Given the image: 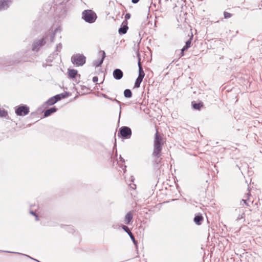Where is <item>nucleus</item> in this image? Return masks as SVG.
I'll return each instance as SVG.
<instances>
[{
  "label": "nucleus",
  "instance_id": "f257e3e1",
  "mask_svg": "<svg viewBox=\"0 0 262 262\" xmlns=\"http://www.w3.org/2000/svg\"><path fill=\"white\" fill-rule=\"evenodd\" d=\"M60 28L57 27L54 30L50 29L45 34V35L39 39H36L34 41L32 45V50L37 52L39 49L43 46L49 40L51 42L54 41L55 35L58 32H60Z\"/></svg>",
  "mask_w": 262,
  "mask_h": 262
},
{
  "label": "nucleus",
  "instance_id": "f03ea898",
  "mask_svg": "<svg viewBox=\"0 0 262 262\" xmlns=\"http://www.w3.org/2000/svg\"><path fill=\"white\" fill-rule=\"evenodd\" d=\"M162 138L159 134V133L157 130L154 139V147L152 155L154 156L159 158L160 156V152L162 149Z\"/></svg>",
  "mask_w": 262,
  "mask_h": 262
},
{
  "label": "nucleus",
  "instance_id": "7ed1b4c3",
  "mask_svg": "<svg viewBox=\"0 0 262 262\" xmlns=\"http://www.w3.org/2000/svg\"><path fill=\"white\" fill-rule=\"evenodd\" d=\"M82 18L84 20L90 24L94 23L97 17L96 14L91 10H85L82 12Z\"/></svg>",
  "mask_w": 262,
  "mask_h": 262
},
{
  "label": "nucleus",
  "instance_id": "20e7f679",
  "mask_svg": "<svg viewBox=\"0 0 262 262\" xmlns=\"http://www.w3.org/2000/svg\"><path fill=\"white\" fill-rule=\"evenodd\" d=\"M132 129L130 127L126 126L121 127L118 133V136L123 139H130L132 136Z\"/></svg>",
  "mask_w": 262,
  "mask_h": 262
},
{
  "label": "nucleus",
  "instance_id": "39448f33",
  "mask_svg": "<svg viewBox=\"0 0 262 262\" xmlns=\"http://www.w3.org/2000/svg\"><path fill=\"white\" fill-rule=\"evenodd\" d=\"M86 61V58L83 54H76L71 57V62L77 66H83Z\"/></svg>",
  "mask_w": 262,
  "mask_h": 262
},
{
  "label": "nucleus",
  "instance_id": "423d86ee",
  "mask_svg": "<svg viewBox=\"0 0 262 262\" xmlns=\"http://www.w3.org/2000/svg\"><path fill=\"white\" fill-rule=\"evenodd\" d=\"M29 107L25 104H21L17 106L15 111L16 114L19 116H24L29 113Z\"/></svg>",
  "mask_w": 262,
  "mask_h": 262
},
{
  "label": "nucleus",
  "instance_id": "0eeeda50",
  "mask_svg": "<svg viewBox=\"0 0 262 262\" xmlns=\"http://www.w3.org/2000/svg\"><path fill=\"white\" fill-rule=\"evenodd\" d=\"M121 227H122V229L128 234V236H129V237H130V238H131L132 241H133V242L134 243V245L136 246H137V242L136 240L135 236H134V235L130 231V230H129V228L127 226L124 225H122Z\"/></svg>",
  "mask_w": 262,
  "mask_h": 262
},
{
  "label": "nucleus",
  "instance_id": "6e6552de",
  "mask_svg": "<svg viewBox=\"0 0 262 262\" xmlns=\"http://www.w3.org/2000/svg\"><path fill=\"white\" fill-rule=\"evenodd\" d=\"M99 53L102 55V57L100 59H97V60L94 61L93 65L95 67H98L100 66L102 64V63L104 61V59L106 56L105 53L104 51H100L99 52Z\"/></svg>",
  "mask_w": 262,
  "mask_h": 262
},
{
  "label": "nucleus",
  "instance_id": "1a4fd4ad",
  "mask_svg": "<svg viewBox=\"0 0 262 262\" xmlns=\"http://www.w3.org/2000/svg\"><path fill=\"white\" fill-rule=\"evenodd\" d=\"M11 3L10 0H0V11L7 9Z\"/></svg>",
  "mask_w": 262,
  "mask_h": 262
},
{
  "label": "nucleus",
  "instance_id": "9d476101",
  "mask_svg": "<svg viewBox=\"0 0 262 262\" xmlns=\"http://www.w3.org/2000/svg\"><path fill=\"white\" fill-rule=\"evenodd\" d=\"M123 76V72L119 69H115L113 72V76L116 80L121 79Z\"/></svg>",
  "mask_w": 262,
  "mask_h": 262
},
{
  "label": "nucleus",
  "instance_id": "9b49d317",
  "mask_svg": "<svg viewBox=\"0 0 262 262\" xmlns=\"http://www.w3.org/2000/svg\"><path fill=\"white\" fill-rule=\"evenodd\" d=\"M128 29L127 21H123L118 30L119 34H125Z\"/></svg>",
  "mask_w": 262,
  "mask_h": 262
},
{
  "label": "nucleus",
  "instance_id": "f8f14e48",
  "mask_svg": "<svg viewBox=\"0 0 262 262\" xmlns=\"http://www.w3.org/2000/svg\"><path fill=\"white\" fill-rule=\"evenodd\" d=\"M20 60L10 61L8 59L0 58V64L6 66H12L15 63H18Z\"/></svg>",
  "mask_w": 262,
  "mask_h": 262
},
{
  "label": "nucleus",
  "instance_id": "ddd939ff",
  "mask_svg": "<svg viewBox=\"0 0 262 262\" xmlns=\"http://www.w3.org/2000/svg\"><path fill=\"white\" fill-rule=\"evenodd\" d=\"M137 55L138 57V66L139 67V75L138 76H143V77H144L145 74L144 72V71L143 70L141 62H140V53L138 51L137 52Z\"/></svg>",
  "mask_w": 262,
  "mask_h": 262
},
{
  "label": "nucleus",
  "instance_id": "4468645a",
  "mask_svg": "<svg viewBox=\"0 0 262 262\" xmlns=\"http://www.w3.org/2000/svg\"><path fill=\"white\" fill-rule=\"evenodd\" d=\"M57 111V108L55 106L50 107L44 112L43 117H48Z\"/></svg>",
  "mask_w": 262,
  "mask_h": 262
},
{
  "label": "nucleus",
  "instance_id": "2eb2a0df",
  "mask_svg": "<svg viewBox=\"0 0 262 262\" xmlns=\"http://www.w3.org/2000/svg\"><path fill=\"white\" fill-rule=\"evenodd\" d=\"M203 220V217L202 216V214L200 213L195 214V216L193 219L194 222L197 225H201Z\"/></svg>",
  "mask_w": 262,
  "mask_h": 262
},
{
  "label": "nucleus",
  "instance_id": "dca6fc26",
  "mask_svg": "<svg viewBox=\"0 0 262 262\" xmlns=\"http://www.w3.org/2000/svg\"><path fill=\"white\" fill-rule=\"evenodd\" d=\"M203 103L202 102H196L195 101L192 102V106L194 110L200 111L201 108L203 107Z\"/></svg>",
  "mask_w": 262,
  "mask_h": 262
},
{
  "label": "nucleus",
  "instance_id": "f3484780",
  "mask_svg": "<svg viewBox=\"0 0 262 262\" xmlns=\"http://www.w3.org/2000/svg\"><path fill=\"white\" fill-rule=\"evenodd\" d=\"M68 76L70 78H75L78 74V71L75 69H68Z\"/></svg>",
  "mask_w": 262,
  "mask_h": 262
},
{
  "label": "nucleus",
  "instance_id": "a211bd4d",
  "mask_svg": "<svg viewBox=\"0 0 262 262\" xmlns=\"http://www.w3.org/2000/svg\"><path fill=\"white\" fill-rule=\"evenodd\" d=\"M101 95L102 96V97H103V98H104L105 99H109L112 101L116 102L119 105V107H120L119 116H120V114H121V102L119 101V100H117L116 98L113 99V98H110V97H108L107 95H106L105 94H101Z\"/></svg>",
  "mask_w": 262,
  "mask_h": 262
},
{
  "label": "nucleus",
  "instance_id": "6ab92c4d",
  "mask_svg": "<svg viewBox=\"0 0 262 262\" xmlns=\"http://www.w3.org/2000/svg\"><path fill=\"white\" fill-rule=\"evenodd\" d=\"M133 219V215L131 213V212H128L127 213V214L125 215V219H124V223L126 224H129L130 222Z\"/></svg>",
  "mask_w": 262,
  "mask_h": 262
},
{
  "label": "nucleus",
  "instance_id": "aec40b11",
  "mask_svg": "<svg viewBox=\"0 0 262 262\" xmlns=\"http://www.w3.org/2000/svg\"><path fill=\"white\" fill-rule=\"evenodd\" d=\"M192 36L186 41L185 46L182 48L183 52L187 51L188 48L190 47L192 41Z\"/></svg>",
  "mask_w": 262,
  "mask_h": 262
},
{
  "label": "nucleus",
  "instance_id": "412c9836",
  "mask_svg": "<svg viewBox=\"0 0 262 262\" xmlns=\"http://www.w3.org/2000/svg\"><path fill=\"white\" fill-rule=\"evenodd\" d=\"M143 78L144 77H143V76H141V75L138 76V77H137V78L136 80L135 85H134V88H138L140 87V84H141V82L142 81Z\"/></svg>",
  "mask_w": 262,
  "mask_h": 262
},
{
  "label": "nucleus",
  "instance_id": "4be33fe9",
  "mask_svg": "<svg viewBox=\"0 0 262 262\" xmlns=\"http://www.w3.org/2000/svg\"><path fill=\"white\" fill-rule=\"evenodd\" d=\"M123 95L125 98H130L132 97L133 93L130 89H127L124 91Z\"/></svg>",
  "mask_w": 262,
  "mask_h": 262
},
{
  "label": "nucleus",
  "instance_id": "5701e85b",
  "mask_svg": "<svg viewBox=\"0 0 262 262\" xmlns=\"http://www.w3.org/2000/svg\"><path fill=\"white\" fill-rule=\"evenodd\" d=\"M242 209V213H239L237 217L236 220L239 221L245 217V209L244 208H241Z\"/></svg>",
  "mask_w": 262,
  "mask_h": 262
},
{
  "label": "nucleus",
  "instance_id": "b1692460",
  "mask_svg": "<svg viewBox=\"0 0 262 262\" xmlns=\"http://www.w3.org/2000/svg\"><path fill=\"white\" fill-rule=\"evenodd\" d=\"M47 103L49 105H53L55 103H56V102L55 101V99H54V97H52L48 100V101H47Z\"/></svg>",
  "mask_w": 262,
  "mask_h": 262
},
{
  "label": "nucleus",
  "instance_id": "393cba45",
  "mask_svg": "<svg viewBox=\"0 0 262 262\" xmlns=\"http://www.w3.org/2000/svg\"><path fill=\"white\" fill-rule=\"evenodd\" d=\"M8 115L7 111L5 110H2L0 108V117H6Z\"/></svg>",
  "mask_w": 262,
  "mask_h": 262
},
{
  "label": "nucleus",
  "instance_id": "a878e982",
  "mask_svg": "<svg viewBox=\"0 0 262 262\" xmlns=\"http://www.w3.org/2000/svg\"><path fill=\"white\" fill-rule=\"evenodd\" d=\"M248 200V199H242L241 202H240V205L241 206H243L244 207V205H246V206H249V204L248 203H247V201Z\"/></svg>",
  "mask_w": 262,
  "mask_h": 262
},
{
  "label": "nucleus",
  "instance_id": "bb28decb",
  "mask_svg": "<svg viewBox=\"0 0 262 262\" xmlns=\"http://www.w3.org/2000/svg\"><path fill=\"white\" fill-rule=\"evenodd\" d=\"M60 96L61 99L65 98L69 96V93L68 92H65L60 94Z\"/></svg>",
  "mask_w": 262,
  "mask_h": 262
},
{
  "label": "nucleus",
  "instance_id": "cd10ccee",
  "mask_svg": "<svg viewBox=\"0 0 262 262\" xmlns=\"http://www.w3.org/2000/svg\"><path fill=\"white\" fill-rule=\"evenodd\" d=\"M62 48V45L60 43H58V45H57L56 47V50H55V52H60V50Z\"/></svg>",
  "mask_w": 262,
  "mask_h": 262
},
{
  "label": "nucleus",
  "instance_id": "c85d7f7f",
  "mask_svg": "<svg viewBox=\"0 0 262 262\" xmlns=\"http://www.w3.org/2000/svg\"><path fill=\"white\" fill-rule=\"evenodd\" d=\"M224 16L225 18H229L232 16V14L230 13L225 11L224 12Z\"/></svg>",
  "mask_w": 262,
  "mask_h": 262
},
{
  "label": "nucleus",
  "instance_id": "c756f323",
  "mask_svg": "<svg viewBox=\"0 0 262 262\" xmlns=\"http://www.w3.org/2000/svg\"><path fill=\"white\" fill-rule=\"evenodd\" d=\"M64 227H66V230L69 232L72 233V231L74 230L73 227L71 226H64Z\"/></svg>",
  "mask_w": 262,
  "mask_h": 262
},
{
  "label": "nucleus",
  "instance_id": "7c9ffc66",
  "mask_svg": "<svg viewBox=\"0 0 262 262\" xmlns=\"http://www.w3.org/2000/svg\"><path fill=\"white\" fill-rule=\"evenodd\" d=\"M53 97L56 102L61 99L60 94H57Z\"/></svg>",
  "mask_w": 262,
  "mask_h": 262
},
{
  "label": "nucleus",
  "instance_id": "2f4dec72",
  "mask_svg": "<svg viewBox=\"0 0 262 262\" xmlns=\"http://www.w3.org/2000/svg\"><path fill=\"white\" fill-rule=\"evenodd\" d=\"M130 14L129 13H127L125 15V20L124 21H127V19H129L130 18Z\"/></svg>",
  "mask_w": 262,
  "mask_h": 262
},
{
  "label": "nucleus",
  "instance_id": "473e14b6",
  "mask_svg": "<svg viewBox=\"0 0 262 262\" xmlns=\"http://www.w3.org/2000/svg\"><path fill=\"white\" fill-rule=\"evenodd\" d=\"M241 208H244V207H243V206L241 207H239V208H236V209H235V211H236V212H239V213H242V209H241Z\"/></svg>",
  "mask_w": 262,
  "mask_h": 262
},
{
  "label": "nucleus",
  "instance_id": "72a5a7b5",
  "mask_svg": "<svg viewBox=\"0 0 262 262\" xmlns=\"http://www.w3.org/2000/svg\"><path fill=\"white\" fill-rule=\"evenodd\" d=\"M93 80V81L94 82H95H95H97L98 81V77H97V76H94V77L93 78V80Z\"/></svg>",
  "mask_w": 262,
  "mask_h": 262
},
{
  "label": "nucleus",
  "instance_id": "f704fd0d",
  "mask_svg": "<svg viewBox=\"0 0 262 262\" xmlns=\"http://www.w3.org/2000/svg\"><path fill=\"white\" fill-rule=\"evenodd\" d=\"M140 0H132V2L133 4H137L139 2Z\"/></svg>",
  "mask_w": 262,
  "mask_h": 262
},
{
  "label": "nucleus",
  "instance_id": "c9c22d12",
  "mask_svg": "<svg viewBox=\"0 0 262 262\" xmlns=\"http://www.w3.org/2000/svg\"><path fill=\"white\" fill-rule=\"evenodd\" d=\"M30 214H32L33 215H34L35 216L36 215H37V214L34 211H31L30 212Z\"/></svg>",
  "mask_w": 262,
  "mask_h": 262
},
{
  "label": "nucleus",
  "instance_id": "e433bc0d",
  "mask_svg": "<svg viewBox=\"0 0 262 262\" xmlns=\"http://www.w3.org/2000/svg\"><path fill=\"white\" fill-rule=\"evenodd\" d=\"M130 188L132 189H135L136 187V185L133 184V185L130 184Z\"/></svg>",
  "mask_w": 262,
  "mask_h": 262
},
{
  "label": "nucleus",
  "instance_id": "4c0bfd02",
  "mask_svg": "<svg viewBox=\"0 0 262 262\" xmlns=\"http://www.w3.org/2000/svg\"><path fill=\"white\" fill-rule=\"evenodd\" d=\"M3 252H6V253H13L20 254L19 253L13 252H11V251H4Z\"/></svg>",
  "mask_w": 262,
  "mask_h": 262
},
{
  "label": "nucleus",
  "instance_id": "58836bf2",
  "mask_svg": "<svg viewBox=\"0 0 262 262\" xmlns=\"http://www.w3.org/2000/svg\"><path fill=\"white\" fill-rule=\"evenodd\" d=\"M120 161H121L122 162L124 163L125 162L124 160L123 159V158L121 157V156H120Z\"/></svg>",
  "mask_w": 262,
  "mask_h": 262
},
{
  "label": "nucleus",
  "instance_id": "ea45409f",
  "mask_svg": "<svg viewBox=\"0 0 262 262\" xmlns=\"http://www.w3.org/2000/svg\"><path fill=\"white\" fill-rule=\"evenodd\" d=\"M184 55V52L182 51V49L181 52V56H183Z\"/></svg>",
  "mask_w": 262,
  "mask_h": 262
},
{
  "label": "nucleus",
  "instance_id": "a19ab883",
  "mask_svg": "<svg viewBox=\"0 0 262 262\" xmlns=\"http://www.w3.org/2000/svg\"><path fill=\"white\" fill-rule=\"evenodd\" d=\"M35 220L37 221L39 220V217L37 215H35Z\"/></svg>",
  "mask_w": 262,
  "mask_h": 262
},
{
  "label": "nucleus",
  "instance_id": "79ce46f5",
  "mask_svg": "<svg viewBox=\"0 0 262 262\" xmlns=\"http://www.w3.org/2000/svg\"><path fill=\"white\" fill-rule=\"evenodd\" d=\"M63 226L62 225H61V227H62H62H63Z\"/></svg>",
  "mask_w": 262,
  "mask_h": 262
},
{
  "label": "nucleus",
  "instance_id": "37998d69",
  "mask_svg": "<svg viewBox=\"0 0 262 262\" xmlns=\"http://www.w3.org/2000/svg\"><path fill=\"white\" fill-rule=\"evenodd\" d=\"M166 2L168 1V0H165Z\"/></svg>",
  "mask_w": 262,
  "mask_h": 262
}]
</instances>
